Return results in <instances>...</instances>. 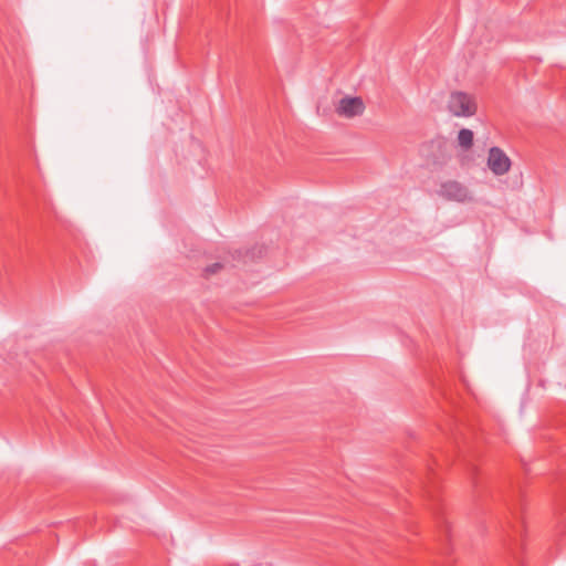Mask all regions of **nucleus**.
<instances>
[{
    "label": "nucleus",
    "mask_w": 566,
    "mask_h": 566,
    "mask_svg": "<svg viewBox=\"0 0 566 566\" xmlns=\"http://www.w3.org/2000/svg\"><path fill=\"white\" fill-rule=\"evenodd\" d=\"M447 109L455 117H472L478 112V103L474 95L462 91H453L449 95Z\"/></svg>",
    "instance_id": "f257e3e1"
},
{
    "label": "nucleus",
    "mask_w": 566,
    "mask_h": 566,
    "mask_svg": "<svg viewBox=\"0 0 566 566\" xmlns=\"http://www.w3.org/2000/svg\"><path fill=\"white\" fill-rule=\"evenodd\" d=\"M437 193L439 197L448 201L463 203L473 200V197L469 188L457 180H447L441 182Z\"/></svg>",
    "instance_id": "f03ea898"
},
{
    "label": "nucleus",
    "mask_w": 566,
    "mask_h": 566,
    "mask_svg": "<svg viewBox=\"0 0 566 566\" xmlns=\"http://www.w3.org/2000/svg\"><path fill=\"white\" fill-rule=\"evenodd\" d=\"M488 167L496 176L505 175L511 168V159L499 147H491L488 156Z\"/></svg>",
    "instance_id": "7ed1b4c3"
},
{
    "label": "nucleus",
    "mask_w": 566,
    "mask_h": 566,
    "mask_svg": "<svg viewBox=\"0 0 566 566\" xmlns=\"http://www.w3.org/2000/svg\"><path fill=\"white\" fill-rule=\"evenodd\" d=\"M364 109L365 105L360 97H344L339 101L336 108L338 115L347 118L361 115Z\"/></svg>",
    "instance_id": "20e7f679"
},
{
    "label": "nucleus",
    "mask_w": 566,
    "mask_h": 566,
    "mask_svg": "<svg viewBox=\"0 0 566 566\" xmlns=\"http://www.w3.org/2000/svg\"><path fill=\"white\" fill-rule=\"evenodd\" d=\"M458 142L459 145L464 149L468 150L473 145V132L468 128L460 129L458 134Z\"/></svg>",
    "instance_id": "39448f33"
},
{
    "label": "nucleus",
    "mask_w": 566,
    "mask_h": 566,
    "mask_svg": "<svg viewBox=\"0 0 566 566\" xmlns=\"http://www.w3.org/2000/svg\"><path fill=\"white\" fill-rule=\"evenodd\" d=\"M222 268L221 263H213L206 268L205 272L207 275L217 273Z\"/></svg>",
    "instance_id": "423d86ee"
}]
</instances>
